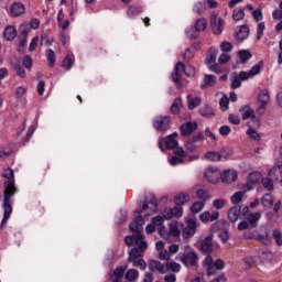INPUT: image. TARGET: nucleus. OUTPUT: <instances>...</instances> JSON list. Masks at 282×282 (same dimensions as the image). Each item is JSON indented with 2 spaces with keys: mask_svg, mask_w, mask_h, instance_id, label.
I'll return each mask as SVG.
<instances>
[{
  "mask_svg": "<svg viewBox=\"0 0 282 282\" xmlns=\"http://www.w3.org/2000/svg\"><path fill=\"white\" fill-rule=\"evenodd\" d=\"M137 226L130 225L129 228L133 232L132 236H127L124 242L127 246H137L129 252L128 261L132 263L134 268L147 270V262L141 258L142 252L147 250L149 245L144 241V235H142L144 221L141 218L137 219Z\"/></svg>",
  "mask_w": 282,
  "mask_h": 282,
  "instance_id": "nucleus-1",
  "label": "nucleus"
},
{
  "mask_svg": "<svg viewBox=\"0 0 282 282\" xmlns=\"http://www.w3.org/2000/svg\"><path fill=\"white\" fill-rule=\"evenodd\" d=\"M1 177L8 180L4 182V193H3V218L0 225L1 230L8 226L10 220V215H12V197L17 193V186H14V170L7 167L2 171Z\"/></svg>",
  "mask_w": 282,
  "mask_h": 282,
  "instance_id": "nucleus-2",
  "label": "nucleus"
},
{
  "mask_svg": "<svg viewBox=\"0 0 282 282\" xmlns=\"http://www.w3.org/2000/svg\"><path fill=\"white\" fill-rule=\"evenodd\" d=\"M158 213V199L154 197L150 198L149 200H145L142 206L134 212V215H138L134 218V221L130 224V226H138V219H141L143 221L144 226V218L143 217H151V215H155Z\"/></svg>",
  "mask_w": 282,
  "mask_h": 282,
  "instance_id": "nucleus-3",
  "label": "nucleus"
},
{
  "mask_svg": "<svg viewBox=\"0 0 282 282\" xmlns=\"http://www.w3.org/2000/svg\"><path fill=\"white\" fill-rule=\"evenodd\" d=\"M176 259L181 261L185 268H195L199 261V256L191 246H185L184 252H180Z\"/></svg>",
  "mask_w": 282,
  "mask_h": 282,
  "instance_id": "nucleus-4",
  "label": "nucleus"
},
{
  "mask_svg": "<svg viewBox=\"0 0 282 282\" xmlns=\"http://www.w3.org/2000/svg\"><path fill=\"white\" fill-rule=\"evenodd\" d=\"M184 72L185 76L193 77L195 76V67L187 65L184 66L182 62H178L175 67L174 72L171 75L173 83L176 85H182V73Z\"/></svg>",
  "mask_w": 282,
  "mask_h": 282,
  "instance_id": "nucleus-5",
  "label": "nucleus"
},
{
  "mask_svg": "<svg viewBox=\"0 0 282 282\" xmlns=\"http://www.w3.org/2000/svg\"><path fill=\"white\" fill-rule=\"evenodd\" d=\"M204 268L207 270L208 276H213L217 272V270H224L225 263L224 260L217 259L213 261V257L207 256L203 262Z\"/></svg>",
  "mask_w": 282,
  "mask_h": 282,
  "instance_id": "nucleus-6",
  "label": "nucleus"
},
{
  "mask_svg": "<svg viewBox=\"0 0 282 282\" xmlns=\"http://www.w3.org/2000/svg\"><path fill=\"white\" fill-rule=\"evenodd\" d=\"M217 54H219V51L217 48H215V47H212L207 52V56H206L205 63L208 66V69L210 72H214L215 74H221L223 70L219 67V64L216 63Z\"/></svg>",
  "mask_w": 282,
  "mask_h": 282,
  "instance_id": "nucleus-7",
  "label": "nucleus"
},
{
  "mask_svg": "<svg viewBox=\"0 0 282 282\" xmlns=\"http://www.w3.org/2000/svg\"><path fill=\"white\" fill-rule=\"evenodd\" d=\"M262 180L263 175L260 172H251L247 177V183L241 185V189L245 192H250L252 191L253 186L260 184Z\"/></svg>",
  "mask_w": 282,
  "mask_h": 282,
  "instance_id": "nucleus-8",
  "label": "nucleus"
},
{
  "mask_svg": "<svg viewBox=\"0 0 282 282\" xmlns=\"http://www.w3.org/2000/svg\"><path fill=\"white\" fill-rule=\"evenodd\" d=\"M175 138H177V132L169 134L165 139H162L159 142L161 151H165V149L173 151L177 147V140Z\"/></svg>",
  "mask_w": 282,
  "mask_h": 282,
  "instance_id": "nucleus-9",
  "label": "nucleus"
},
{
  "mask_svg": "<svg viewBox=\"0 0 282 282\" xmlns=\"http://www.w3.org/2000/svg\"><path fill=\"white\" fill-rule=\"evenodd\" d=\"M164 220H166L164 214L163 216H155L152 218V223L159 231V235H161L163 239H169V230H166V227H164Z\"/></svg>",
  "mask_w": 282,
  "mask_h": 282,
  "instance_id": "nucleus-10",
  "label": "nucleus"
},
{
  "mask_svg": "<svg viewBox=\"0 0 282 282\" xmlns=\"http://www.w3.org/2000/svg\"><path fill=\"white\" fill-rule=\"evenodd\" d=\"M195 232H197V221L189 218L186 220V226L183 229V239H191V237H195Z\"/></svg>",
  "mask_w": 282,
  "mask_h": 282,
  "instance_id": "nucleus-11",
  "label": "nucleus"
},
{
  "mask_svg": "<svg viewBox=\"0 0 282 282\" xmlns=\"http://www.w3.org/2000/svg\"><path fill=\"white\" fill-rule=\"evenodd\" d=\"M204 177L209 184H217L219 177H221V172L217 167H208L204 173Z\"/></svg>",
  "mask_w": 282,
  "mask_h": 282,
  "instance_id": "nucleus-12",
  "label": "nucleus"
},
{
  "mask_svg": "<svg viewBox=\"0 0 282 282\" xmlns=\"http://www.w3.org/2000/svg\"><path fill=\"white\" fill-rule=\"evenodd\" d=\"M162 215L166 220L173 219V217L180 218L184 215V208H182L180 205H176L173 208H165Z\"/></svg>",
  "mask_w": 282,
  "mask_h": 282,
  "instance_id": "nucleus-13",
  "label": "nucleus"
},
{
  "mask_svg": "<svg viewBox=\"0 0 282 282\" xmlns=\"http://www.w3.org/2000/svg\"><path fill=\"white\" fill-rule=\"evenodd\" d=\"M226 21L224 19L217 17V14H213L210 18V26L215 34H221L224 32V25Z\"/></svg>",
  "mask_w": 282,
  "mask_h": 282,
  "instance_id": "nucleus-14",
  "label": "nucleus"
},
{
  "mask_svg": "<svg viewBox=\"0 0 282 282\" xmlns=\"http://www.w3.org/2000/svg\"><path fill=\"white\" fill-rule=\"evenodd\" d=\"M169 124H171V118H169V116L154 118L153 127L156 131H166V129H169Z\"/></svg>",
  "mask_w": 282,
  "mask_h": 282,
  "instance_id": "nucleus-15",
  "label": "nucleus"
},
{
  "mask_svg": "<svg viewBox=\"0 0 282 282\" xmlns=\"http://www.w3.org/2000/svg\"><path fill=\"white\" fill-rule=\"evenodd\" d=\"M10 14L13 18L23 17L25 14V4L21 2H14L10 7Z\"/></svg>",
  "mask_w": 282,
  "mask_h": 282,
  "instance_id": "nucleus-16",
  "label": "nucleus"
},
{
  "mask_svg": "<svg viewBox=\"0 0 282 282\" xmlns=\"http://www.w3.org/2000/svg\"><path fill=\"white\" fill-rule=\"evenodd\" d=\"M219 219V212H204L199 215V220L202 224H210Z\"/></svg>",
  "mask_w": 282,
  "mask_h": 282,
  "instance_id": "nucleus-17",
  "label": "nucleus"
},
{
  "mask_svg": "<svg viewBox=\"0 0 282 282\" xmlns=\"http://www.w3.org/2000/svg\"><path fill=\"white\" fill-rule=\"evenodd\" d=\"M220 177L225 184H232V182H237L238 174L235 170H226L220 174Z\"/></svg>",
  "mask_w": 282,
  "mask_h": 282,
  "instance_id": "nucleus-18",
  "label": "nucleus"
},
{
  "mask_svg": "<svg viewBox=\"0 0 282 282\" xmlns=\"http://www.w3.org/2000/svg\"><path fill=\"white\" fill-rule=\"evenodd\" d=\"M149 270L151 272H159L160 274H166V267L158 260H151L149 262Z\"/></svg>",
  "mask_w": 282,
  "mask_h": 282,
  "instance_id": "nucleus-19",
  "label": "nucleus"
},
{
  "mask_svg": "<svg viewBox=\"0 0 282 282\" xmlns=\"http://www.w3.org/2000/svg\"><path fill=\"white\" fill-rule=\"evenodd\" d=\"M200 250L207 254L213 252V235H208L204 240L200 241Z\"/></svg>",
  "mask_w": 282,
  "mask_h": 282,
  "instance_id": "nucleus-20",
  "label": "nucleus"
},
{
  "mask_svg": "<svg viewBox=\"0 0 282 282\" xmlns=\"http://www.w3.org/2000/svg\"><path fill=\"white\" fill-rule=\"evenodd\" d=\"M196 129H197V122L189 121V122L183 123L181 126V134L191 135V133H193V131H196Z\"/></svg>",
  "mask_w": 282,
  "mask_h": 282,
  "instance_id": "nucleus-21",
  "label": "nucleus"
},
{
  "mask_svg": "<svg viewBox=\"0 0 282 282\" xmlns=\"http://www.w3.org/2000/svg\"><path fill=\"white\" fill-rule=\"evenodd\" d=\"M216 83H217V76L205 74L203 84L200 87L202 89H208V87H215Z\"/></svg>",
  "mask_w": 282,
  "mask_h": 282,
  "instance_id": "nucleus-22",
  "label": "nucleus"
},
{
  "mask_svg": "<svg viewBox=\"0 0 282 282\" xmlns=\"http://www.w3.org/2000/svg\"><path fill=\"white\" fill-rule=\"evenodd\" d=\"M142 7L138 4H130L127 10L129 19H135V17L142 14Z\"/></svg>",
  "mask_w": 282,
  "mask_h": 282,
  "instance_id": "nucleus-23",
  "label": "nucleus"
},
{
  "mask_svg": "<svg viewBox=\"0 0 282 282\" xmlns=\"http://www.w3.org/2000/svg\"><path fill=\"white\" fill-rule=\"evenodd\" d=\"M239 217H241V207L236 206L229 209L228 212L229 221L235 224V221H239Z\"/></svg>",
  "mask_w": 282,
  "mask_h": 282,
  "instance_id": "nucleus-24",
  "label": "nucleus"
},
{
  "mask_svg": "<svg viewBox=\"0 0 282 282\" xmlns=\"http://www.w3.org/2000/svg\"><path fill=\"white\" fill-rule=\"evenodd\" d=\"M202 105V97H193L187 95V107L189 110L197 109Z\"/></svg>",
  "mask_w": 282,
  "mask_h": 282,
  "instance_id": "nucleus-25",
  "label": "nucleus"
},
{
  "mask_svg": "<svg viewBox=\"0 0 282 282\" xmlns=\"http://www.w3.org/2000/svg\"><path fill=\"white\" fill-rule=\"evenodd\" d=\"M191 200V195L187 193H180L174 197V204L175 206H184V204H187V202Z\"/></svg>",
  "mask_w": 282,
  "mask_h": 282,
  "instance_id": "nucleus-26",
  "label": "nucleus"
},
{
  "mask_svg": "<svg viewBox=\"0 0 282 282\" xmlns=\"http://www.w3.org/2000/svg\"><path fill=\"white\" fill-rule=\"evenodd\" d=\"M248 36H250V29L246 25L240 26L236 32V39H238V41H246Z\"/></svg>",
  "mask_w": 282,
  "mask_h": 282,
  "instance_id": "nucleus-27",
  "label": "nucleus"
},
{
  "mask_svg": "<svg viewBox=\"0 0 282 282\" xmlns=\"http://www.w3.org/2000/svg\"><path fill=\"white\" fill-rule=\"evenodd\" d=\"M182 270V264L175 262V261H167L165 263V274L166 272H180Z\"/></svg>",
  "mask_w": 282,
  "mask_h": 282,
  "instance_id": "nucleus-28",
  "label": "nucleus"
},
{
  "mask_svg": "<svg viewBox=\"0 0 282 282\" xmlns=\"http://www.w3.org/2000/svg\"><path fill=\"white\" fill-rule=\"evenodd\" d=\"M240 113L242 116V120H250V118H254V110H252V108H250V106H243L240 109Z\"/></svg>",
  "mask_w": 282,
  "mask_h": 282,
  "instance_id": "nucleus-29",
  "label": "nucleus"
},
{
  "mask_svg": "<svg viewBox=\"0 0 282 282\" xmlns=\"http://www.w3.org/2000/svg\"><path fill=\"white\" fill-rule=\"evenodd\" d=\"M3 34L7 41H13L17 37V29L13 25H9L4 29Z\"/></svg>",
  "mask_w": 282,
  "mask_h": 282,
  "instance_id": "nucleus-30",
  "label": "nucleus"
},
{
  "mask_svg": "<svg viewBox=\"0 0 282 282\" xmlns=\"http://www.w3.org/2000/svg\"><path fill=\"white\" fill-rule=\"evenodd\" d=\"M261 219V213H253L247 216V223L251 226V228H257V223Z\"/></svg>",
  "mask_w": 282,
  "mask_h": 282,
  "instance_id": "nucleus-31",
  "label": "nucleus"
},
{
  "mask_svg": "<svg viewBox=\"0 0 282 282\" xmlns=\"http://www.w3.org/2000/svg\"><path fill=\"white\" fill-rule=\"evenodd\" d=\"M248 192L243 191L241 188L240 192H236L231 197H230V202L231 204H241V202H243V197H246V194Z\"/></svg>",
  "mask_w": 282,
  "mask_h": 282,
  "instance_id": "nucleus-32",
  "label": "nucleus"
},
{
  "mask_svg": "<svg viewBox=\"0 0 282 282\" xmlns=\"http://www.w3.org/2000/svg\"><path fill=\"white\" fill-rule=\"evenodd\" d=\"M139 276H140V273L135 269H130L124 274L126 281H129V282L138 281Z\"/></svg>",
  "mask_w": 282,
  "mask_h": 282,
  "instance_id": "nucleus-33",
  "label": "nucleus"
},
{
  "mask_svg": "<svg viewBox=\"0 0 282 282\" xmlns=\"http://www.w3.org/2000/svg\"><path fill=\"white\" fill-rule=\"evenodd\" d=\"M268 102H270V90L263 89L258 95V104L268 105Z\"/></svg>",
  "mask_w": 282,
  "mask_h": 282,
  "instance_id": "nucleus-34",
  "label": "nucleus"
},
{
  "mask_svg": "<svg viewBox=\"0 0 282 282\" xmlns=\"http://www.w3.org/2000/svg\"><path fill=\"white\" fill-rule=\"evenodd\" d=\"M204 158L208 162H219L221 160V154L217 153L215 151H209V152L205 153Z\"/></svg>",
  "mask_w": 282,
  "mask_h": 282,
  "instance_id": "nucleus-35",
  "label": "nucleus"
},
{
  "mask_svg": "<svg viewBox=\"0 0 282 282\" xmlns=\"http://www.w3.org/2000/svg\"><path fill=\"white\" fill-rule=\"evenodd\" d=\"M72 65H74V55H66L65 58L62 61L63 69L69 72V69H72Z\"/></svg>",
  "mask_w": 282,
  "mask_h": 282,
  "instance_id": "nucleus-36",
  "label": "nucleus"
},
{
  "mask_svg": "<svg viewBox=\"0 0 282 282\" xmlns=\"http://www.w3.org/2000/svg\"><path fill=\"white\" fill-rule=\"evenodd\" d=\"M181 228H182V226L180 225V223L171 224L170 225V231H167L169 236L171 235L172 237H180Z\"/></svg>",
  "mask_w": 282,
  "mask_h": 282,
  "instance_id": "nucleus-37",
  "label": "nucleus"
},
{
  "mask_svg": "<svg viewBox=\"0 0 282 282\" xmlns=\"http://www.w3.org/2000/svg\"><path fill=\"white\" fill-rule=\"evenodd\" d=\"M208 22L204 18H200L195 22L196 32H204V30H206Z\"/></svg>",
  "mask_w": 282,
  "mask_h": 282,
  "instance_id": "nucleus-38",
  "label": "nucleus"
},
{
  "mask_svg": "<svg viewBox=\"0 0 282 282\" xmlns=\"http://www.w3.org/2000/svg\"><path fill=\"white\" fill-rule=\"evenodd\" d=\"M200 116L203 118H213L215 116V111L213 110V107L210 106H205L199 110Z\"/></svg>",
  "mask_w": 282,
  "mask_h": 282,
  "instance_id": "nucleus-39",
  "label": "nucleus"
},
{
  "mask_svg": "<svg viewBox=\"0 0 282 282\" xmlns=\"http://www.w3.org/2000/svg\"><path fill=\"white\" fill-rule=\"evenodd\" d=\"M273 205H274V198L272 197V195L265 194L262 197V206L264 208H272Z\"/></svg>",
  "mask_w": 282,
  "mask_h": 282,
  "instance_id": "nucleus-40",
  "label": "nucleus"
},
{
  "mask_svg": "<svg viewBox=\"0 0 282 282\" xmlns=\"http://www.w3.org/2000/svg\"><path fill=\"white\" fill-rule=\"evenodd\" d=\"M46 58L48 61L50 67H54V65H56V53H54V50L48 48L46 51Z\"/></svg>",
  "mask_w": 282,
  "mask_h": 282,
  "instance_id": "nucleus-41",
  "label": "nucleus"
},
{
  "mask_svg": "<svg viewBox=\"0 0 282 282\" xmlns=\"http://www.w3.org/2000/svg\"><path fill=\"white\" fill-rule=\"evenodd\" d=\"M126 270H127V267H123V265L117 267L113 270L115 281H120V279H122V276H124Z\"/></svg>",
  "mask_w": 282,
  "mask_h": 282,
  "instance_id": "nucleus-42",
  "label": "nucleus"
},
{
  "mask_svg": "<svg viewBox=\"0 0 282 282\" xmlns=\"http://www.w3.org/2000/svg\"><path fill=\"white\" fill-rule=\"evenodd\" d=\"M247 135H249V138H251V140H254L256 142H259L261 140V134H259V132H257V130L252 127H249L247 129Z\"/></svg>",
  "mask_w": 282,
  "mask_h": 282,
  "instance_id": "nucleus-43",
  "label": "nucleus"
},
{
  "mask_svg": "<svg viewBox=\"0 0 282 282\" xmlns=\"http://www.w3.org/2000/svg\"><path fill=\"white\" fill-rule=\"evenodd\" d=\"M234 21H243L246 19V12L243 9H235L232 13Z\"/></svg>",
  "mask_w": 282,
  "mask_h": 282,
  "instance_id": "nucleus-44",
  "label": "nucleus"
},
{
  "mask_svg": "<svg viewBox=\"0 0 282 282\" xmlns=\"http://www.w3.org/2000/svg\"><path fill=\"white\" fill-rule=\"evenodd\" d=\"M204 202H196L191 206V213L197 215V213H202V210H204Z\"/></svg>",
  "mask_w": 282,
  "mask_h": 282,
  "instance_id": "nucleus-45",
  "label": "nucleus"
},
{
  "mask_svg": "<svg viewBox=\"0 0 282 282\" xmlns=\"http://www.w3.org/2000/svg\"><path fill=\"white\" fill-rule=\"evenodd\" d=\"M257 40L261 41V39H263V32H265V22H259L257 24Z\"/></svg>",
  "mask_w": 282,
  "mask_h": 282,
  "instance_id": "nucleus-46",
  "label": "nucleus"
},
{
  "mask_svg": "<svg viewBox=\"0 0 282 282\" xmlns=\"http://www.w3.org/2000/svg\"><path fill=\"white\" fill-rule=\"evenodd\" d=\"M195 58V48H186L185 53L183 54V61L185 63H189V61H193Z\"/></svg>",
  "mask_w": 282,
  "mask_h": 282,
  "instance_id": "nucleus-47",
  "label": "nucleus"
},
{
  "mask_svg": "<svg viewBox=\"0 0 282 282\" xmlns=\"http://www.w3.org/2000/svg\"><path fill=\"white\" fill-rule=\"evenodd\" d=\"M226 204H228V200L224 198H218L213 202V206L214 208H216V210H221L223 208H226Z\"/></svg>",
  "mask_w": 282,
  "mask_h": 282,
  "instance_id": "nucleus-48",
  "label": "nucleus"
},
{
  "mask_svg": "<svg viewBox=\"0 0 282 282\" xmlns=\"http://www.w3.org/2000/svg\"><path fill=\"white\" fill-rule=\"evenodd\" d=\"M196 197L203 202H208V199H210V194H208L206 189H198L196 192Z\"/></svg>",
  "mask_w": 282,
  "mask_h": 282,
  "instance_id": "nucleus-49",
  "label": "nucleus"
},
{
  "mask_svg": "<svg viewBox=\"0 0 282 282\" xmlns=\"http://www.w3.org/2000/svg\"><path fill=\"white\" fill-rule=\"evenodd\" d=\"M185 149L189 151V153H193L194 151H197L198 145L193 139H189L185 143Z\"/></svg>",
  "mask_w": 282,
  "mask_h": 282,
  "instance_id": "nucleus-50",
  "label": "nucleus"
},
{
  "mask_svg": "<svg viewBox=\"0 0 282 282\" xmlns=\"http://www.w3.org/2000/svg\"><path fill=\"white\" fill-rule=\"evenodd\" d=\"M238 56H239L241 63H246L247 61H250V58H252V54H250L246 50L238 52Z\"/></svg>",
  "mask_w": 282,
  "mask_h": 282,
  "instance_id": "nucleus-51",
  "label": "nucleus"
},
{
  "mask_svg": "<svg viewBox=\"0 0 282 282\" xmlns=\"http://www.w3.org/2000/svg\"><path fill=\"white\" fill-rule=\"evenodd\" d=\"M263 187L267 188V191H273L274 189V183L272 182V178L267 177L261 180Z\"/></svg>",
  "mask_w": 282,
  "mask_h": 282,
  "instance_id": "nucleus-52",
  "label": "nucleus"
},
{
  "mask_svg": "<svg viewBox=\"0 0 282 282\" xmlns=\"http://www.w3.org/2000/svg\"><path fill=\"white\" fill-rule=\"evenodd\" d=\"M239 87H241V79L239 78V76L234 74V76L231 77V89H239Z\"/></svg>",
  "mask_w": 282,
  "mask_h": 282,
  "instance_id": "nucleus-53",
  "label": "nucleus"
},
{
  "mask_svg": "<svg viewBox=\"0 0 282 282\" xmlns=\"http://www.w3.org/2000/svg\"><path fill=\"white\" fill-rule=\"evenodd\" d=\"M272 237L276 246H282V234L279 229L273 230Z\"/></svg>",
  "mask_w": 282,
  "mask_h": 282,
  "instance_id": "nucleus-54",
  "label": "nucleus"
},
{
  "mask_svg": "<svg viewBox=\"0 0 282 282\" xmlns=\"http://www.w3.org/2000/svg\"><path fill=\"white\" fill-rule=\"evenodd\" d=\"M197 30L193 26H189L185 30L187 39H197Z\"/></svg>",
  "mask_w": 282,
  "mask_h": 282,
  "instance_id": "nucleus-55",
  "label": "nucleus"
},
{
  "mask_svg": "<svg viewBox=\"0 0 282 282\" xmlns=\"http://www.w3.org/2000/svg\"><path fill=\"white\" fill-rule=\"evenodd\" d=\"M30 24L28 23H22L19 28L21 36H28L30 34Z\"/></svg>",
  "mask_w": 282,
  "mask_h": 282,
  "instance_id": "nucleus-56",
  "label": "nucleus"
},
{
  "mask_svg": "<svg viewBox=\"0 0 282 282\" xmlns=\"http://www.w3.org/2000/svg\"><path fill=\"white\" fill-rule=\"evenodd\" d=\"M229 102H230V99H228L227 96L221 97V99L219 101L221 111H228Z\"/></svg>",
  "mask_w": 282,
  "mask_h": 282,
  "instance_id": "nucleus-57",
  "label": "nucleus"
},
{
  "mask_svg": "<svg viewBox=\"0 0 282 282\" xmlns=\"http://www.w3.org/2000/svg\"><path fill=\"white\" fill-rule=\"evenodd\" d=\"M159 259L161 261H171V252L164 249L159 251Z\"/></svg>",
  "mask_w": 282,
  "mask_h": 282,
  "instance_id": "nucleus-58",
  "label": "nucleus"
},
{
  "mask_svg": "<svg viewBox=\"0 0 282 282\" xmlns=\"http://www.w3.org/2000/svg\"><path fill=\"white\" fill-rule=\"evenodd\" d=\"M252 17L254 21H257V23H259V21H263V12L261 11V9L253 10Z\"/></svg>",
  "mask_w": 282,
  "mask_h": 282,
  "instance_id": "nucleus-59",
  "label": "nucleus"
},
{
  "mask_svg": "<svg viewBox=\"0 0 282 282\" xmlns=\"http://www.w3.org/2000/svg\"><path fill=\"white\" fill-rule=\"evenodd\" d=\"M25 91H28V88L25 86H19L15 88V98H22L25 96Z\"/></svg>",
  "mask_w": 282,
  "mask_h": 282,
  "instance_id": "nucleus-60",
  "label": "nucleus"
},
{
  "mask_svg": "<svg viewBox=\"0 0 282 282\" xmlns=\"http://www.w3.org/2000/svg\"><path fill=\"white\" fill-rule=\"evenodd\" d=\"M230 61V55L228 53H223L218 57L219 65H226Z\"/></svg>",
  "mask_w": 282,
  "mask_h": 282,
  "instance_id": "nucleus-61",
  "label": "nucleus"
},
{
  "mask_svg": "<svg viewBox=\"0 0 282 282\" xmlns=\"http://www.w3.org/2000/svg\"><path fill=\"white\" fill-rule=\"evenodd\" d=\"M171 166H177V164H183L184 160L180 156H172L169 159Z\"/></svg>",
  "mask_w": 282,
  "mask_h": 282,
  "instance_id": "nucleus-62",
  "label": "nucleus"
},
{
  "mask_svg": "<svg viewBox=\"0 0 282 282\" xmlns=\"http://www.w3.org/2000/svg\"><path fill=\"white\" fill-rule=\"evenodd\" d=\"M194 12H196V14H202L204 12V10H206V4L202 3V2H197L194 6Z\"/></svg>",
  "mask_w": 282,
  "mask_h": 282,
  "instance_id": "nucleus-63",
  "label": "nucleus"
},
{
  "mask_svg": "<svg viewBox=\"0 0 282 282\" xmlns=\"http://www.w3.org/2000/svg\"><path fill=\"white\" fill-rule=\"evenodd\" d=\"M220 50H221V52H230V50H232V43H230V42H223L220 44Z\"/></svg>",
  "mask_w": 282,
  "mask_h": 282,
  "instance_id": "nucleus-64",
  "label": "nucleus"
}]
</instances>
